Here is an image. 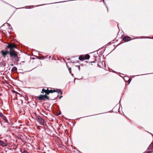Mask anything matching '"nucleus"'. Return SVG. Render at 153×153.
Listing matches in <instances>:
<instances>
[{
	"instance_id": "1",
	"label": "nucleus",
	"mask_w": 153,
	"mask_h": 153,
	"mask_svg": "<svg viewBox=\"0 0 153 153\" xmlns=\"http://www.w3.org/2000/svg\"><path fill=\"white\" fill-rule=\"evenodd\" d=\"M7 47L10 49L9 54L10 57L14 58L15 61L18 62L19 59L18 57L17 53L13 50V48H16V45L13 44H8L7 46Z\"/></svg>"
},
{
	"instance_id": "2",
	"label": "nucleus",
	"mask_w": 153,
	"mask_h": 153,
	"mask_svg": "<svg viewBox=\"0 0 153 153\" xmlns=\"http://www.w3.org/2000/svg\"><path fill=\"white\" fill-rule=\"evenodd\" d=\"M36 119L39 123L42 126L44 125L45 122L44 120L41 117L39 116H37L36 117Z\"/></svg>"
},
{
	"instance_id": "3",
	"label": "nucleus",
	"mask_w": 153,
	"mask_h": 153,
	"mask_svg": "<svg viewBox=\"0 0 153 153\" xmlns=\"http://www.w3.org/2000/svg\"><path fill=\"white\" fill-rule=\"evenodd\" d=\"M1 53L3 57L5 58L7 55L9 54V51L7 50H1Z\"/></svg>"
},
{
	"instance_id": "4",
	"label": "nucleus",
	"mask_w": 153,
	"mask_h": 153,
	"mask_svg": "<svg viewBox=\"0 0 153 153\" xmlns=\"http://www.w3.org/2000/svg\"><path fill=\"white\" fill-rule=\"evenodd\" d=\"M0 116L5 122H7L8 121L7 120L6 117L4 116L2 113L0 112Z\"/></svg>"
},
{
	"instance_id": "5",
	"label": "nucleus",
	"mask_w": 153,
	"mask_h": 153,
	"mask_svg": "<svg viewBox=\"0 0 153 153\" xmlns=\"http://www.w3.org/2000/svg\"><path fill=\"white\" fill-rule=\"evenodd\" d=\"M131 39V38L129 36L125 37L123 38V40L125 41H128L130 40Z\"/></svg>"
},
{
	"instance_id": "6",
	"label": "nucleus",
	"mask_w": 153,
	"mask_h": 153,
	"mask_svg": "<svg viewBox=\"0 0 153 153\" xmlns=\"http://www.w3.org/2000/svg\"><path fill=\"white\" fill-rule=\"evenodd\" d=\"M0 145L3 146H5L7 145V144L0 140Z\"/></svg>"
},
{
	"instance_id": "7",
	"label": "nucleus",
	"mask_w": 153,
	"mask_h": 153,
	"mask_svg": "<svg viewBox=\"0 0 153 153\" xmlns=\"http://www.w3.org/2000/svg\"><path fill=\"white\" fill-rule=\"evenodd\" d=\"M38 98L39 100H42L44 99V95H40Z\"/></svg>"
},
{
	"instance_id": "8",
	"label": "nucleus",
	"mask_w": 153,
	"mask_h": 153,
	"mask_svg": "<svg viewBox=\"0 0 153 153\" xmlns=\"http://www.w3.org/2000/svg\"><path fill=\"white\" fill-rule=\"evenodd\" d=\"M79 59L80 60L83 61L85 60V59L84 58V55H81L79 56Z\"/></svg>"
},
{
	"instance_id": "9",
	"label": "nucleus",
	"mask_w": 153,
	"mask_h": 153,
	"mask_svg": "<svg viewBox=\"0 0 153 153\" xmlns=\"http://www.w3.org/2000/svg\"><path fill=\"white\" fill-rule=\"evenodd\" d=\"M90 57V56L88 54H86L85 56H84L85 59H88Z\"/></svg>"
},
{
	"instance_id": "10",
	"label": "nucleus",
	"mask_w": 153,
	"mask_h": 153,
	"mask_svg": "<svg viewBox=\"0 0 153 153\" xmlns=\"http://www.w3.org/2000/svg\"><path fill=\"white\" fill-rule=\"evenodd\" d=\"M52 91V90L51 89L50 90H49L47 88V92H46V94L48 95L50 93H53Z\"/></svg>"
},
{
	"instance_id": "11",
	"label": "nucleus",
	"mask_w": 153,
	"mask_h": 153,
	"mask_svg": "<svg viewBox=\"0 0 153 153\" xmlns=\"http://www.w3.org/2000/svg\"><path fill=\"white\" fill-rule=\"evenodd\" d=\"M152 146H153V144H150V145H149V148L147 149V150L149 151V150L151 149H152Z\"/></svg>"
},
{
	"instance_id": "12",
	"label": "nucleus",
	"mask_w": 153,
	"mask_h": 153,
	"mask_svg": "<svg viewBox=\"0 0 153 153\" xmlns=\"http://www.w3.org/2000/svg\"><path fill=\"white\" fill-rule=\"evenodd\" d=\"M47 92V89L46 90L45 89H44V88H43L42 89V93H45L46 94V92Z\"/></svg>"
},
{
	"instance_id": "13",
	"label": "nucleus",
	"mask_w": 153,
	"mask_h": 153,
	"mask_svg": "<svg viewBox=\"0 0 153 153\" xmlns=\"http://www.w3.org/2000/svg\"><path fill=\"white\" fill-rule=\"evenodd\" d=\"M17 70V68L16 67H14L12 69V71H16Z\"/></svg>"
},
{
	"instance_id": "14",
	"label": "nucleus",
	"mask_w": 153,
	"mask_h": 153,
	"mask_svg": "<svg viewBox=\"0 0 153 153\" xmlns=\"http://www.w3.org/2000/svg\"><path fill=\"white\" fill-rule=\"evenodd\" d=\"M45 98H46V99H48V100L49 99V97L47 96H46V95H44V99Z\"/></svg>"
},
{
	"instance_id": "15",
	"label": "nucleus",
	"mask_w": 153,
	"mask_h": 153,
	"mask_svg": "<svg viewBox=\"0 0 153 153\" xmlns=\"http://www.w3.org/2000/svg\"><path fill=\"white\" fill-rule=\"evenodd\" d=\"M23 153H29L27 152L26 151L24 150L23 151Z\"/></svg>"
},
{
	"instance_id": "16",
	"label": "nucleus",
	"mask_w": 153,
	"mask_h": 153,
	"mask_svg": "<svg viewBox=\"0 0 153 153\" xmlns=\"http://www.w3.org/2000/svg\"><path fill=\"white\" fill-rule=\"evenodd\" d=\"M52 93H53V92H56V90H52Z\"/></svg>"
},
{
	"instance_id": "17",
	"label": "nucleus",
	"mask_w": 153,
	"mask_h": 153,
	"mask_svg": "<svg viewBox=\"0 0 153 153\" xmlns=\"http://www.w3.org/2000/svg\"><path fill=\"white\" fill-rule=\"evenodd\" d=\"M77 67H78V69H79L80 68V66H77Z\"/></svg>"
},
{
	"instance_id": "18",
	"label": "nucleus",
	"mask_w": 153,
	"mask_h": 153,
	"mask_svg": "<svg viewBox=\"0 0 153 153\" xmlns=\"http://www.w3.org/2000/svg\"><path fill=\"white\" fill-rule=\"evenodd\" d=\"M10 65L11 66H13V64H11Z\"/></svg>"
},
{
	"instance_id": "19",
	"label": "nucleus",
	"mask_w": 153,
	"mask_h": 153,
	"mask_svg": "<svg viewBox=\"0 0 153 153\" xmlns=\"http://www.w3.org/2000/svg\"><path fill=\"white\" fill-rule=\"evenodd\" d=\"M5 66V65H4V66Z\"/></svg>"
},
{
	"instance_id": "20",
	"label": "nucleus",
	"mask_w": 153,
	"mask_h": 153,
	"mask_svg": "<svg viewBox=\"0 0 153 153\" xmlns=\"http://www.w3.org/2000/svg\"><path fill=\"white\" fill-rule=\"evenodd\" d=\"M144 38H145V37L144 36Z\"/></svg>"
},
{
	"instance_id": "21",
	"label": "nucleus",
	"mask_w": 153,
	"mask_h": 153,
	"mask_svg": "<svg viewBox=\"0 0 153 153\" xmlns=\"http://www.w3.org/2000/svg\"><path fill=\"white\" fill-rule=\"evenodd\" d=\"M152 136H153V134H152Z\"/></svg>"
}]
</instances>
